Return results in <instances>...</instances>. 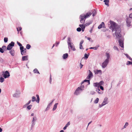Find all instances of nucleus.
<instances>
[{
	"mask_svg": "<svg viewBox=\"0 0 132 132\" xmlns=\"http://www.w3.org/2000/svg\"><path fill=\"white\" fill-rule=\"evenodd\" d=\"M85 21V20H83L82 18L80 20V22L81 23L84 24Z\"/></svg>",
	"mask_w": 132,
	"mask_h": 132,
	"instance_id": "58836bf2",
	"label": "nucleus"
},
{
	"mask_svg": "<svg viewBox=\"0 0 132 132\" xmlns=\"http://www.w3.org/2000/svg\"><path fill=\"white\" fill-rule=\"evenodd\" d=\"M68 53H66L63 55V57L64 59H66L68 57Z\"/></svg>",
	"mask_w": 132,
	"mask_h": 132,
	"instance_id": "4be33fe9",
	"label": "nucleus"
},
{
	"mask_svg": "<svg viewBox=\"0 0 132 132\" xmlns=\"http://www.w3.org/2000/svg\"><path fill=\"white\" fill-rule=\"evenodd\" d=\"M104 104H103L102 103V104H99V107L100 108H101V107H102V106H104Z\"/></svg>",
	"mask_w": 132,
	"mask_h": 132,
	"instance_id": "5fc2aeb1",
	"label": "nucleus"
},
{
	"mask_svg": "<svg viewBox=\"0 0 132 132\" xmlns=\"http://www.w3.org/2000/svg\"><path fill=\"white\" fill-rule=\"evenodd\" d=\"M81 30V29L80 27H78L77 29V31L80 32Z\"/></svg>",
	"mask_w": 132,
	"mask_h": 132,
	"instance_id": "a18cd8bd",
	"label": "nucleus"
},
{
	"mask_svg": "<svg viewBox=\"0 0 132 132\" xmlns=\"http://www.w3.org/2000/svg\"><path fill=\"white\" fill-rule=\"evenodd\" d=\"M14 43L13 42H11V43H10L9 45L10 46H11L12 47L14 46Z\"/></svg>",
	"mask_w": 132,
	"mask_h": 132,
	"instance_id": "7c9ffc66",
	"label": "nucleus"
},
{
	"mask_svg": "<svg viewBox=\"0 0 132 132\" xmlns=\"http://www.w3.org/2000/svg\"><path fill=\"white\" fill-rule=\"evenodd\" d=\"M103 25H104V23L103 22H102L98 26V28L100 29L102 28Z\"/></svg>",
	"mask_w": 132,
	"mask_h": 132,
	"instance_id": "412c9836",
	"label": "nucleus"
},
{
	"mask_svg": "<svg viewBox=\"0 0 132 132\" xmlns=\"http://www.w3.org/2000/svg\"><path fill=\"white\" fill-rule=\"evenodd\" d=\"M99 47V45H96V46L95 47H90L89 49H93L94 50H96L97 49L98 47Z\"/></svg>",
	"mask_w": 132,
	"mask_h": 132,
	"instance_id": "6ab92c4d",
	"label": "nucleus"
},
{
	"mask_svg": "<svg viewBox=\"0 0 132 132\" xmlns=\"http://www.w3.org/2000/svg\"><path fill=\"white\" fill-rule=\"evenodd\" d=\"M2 48L3 49V50H4L5 49H6V46H3Z\"/></svg>",
	"mask_w": 132,
	"mask_h": 132,
	"instance_id": "bf43d9fd",
	"label": "nucleus"
},
{
	"mask_svg": "<svg viewBox=\"0 0 132 132\" xmlns=\"http://www.w3.org/2000/svg\"><path fill=\"white\" fill-rule=\"evenodd\" d=\"M108 102V98L105 97L104 98L102 103L104 105L106 104H107Z\"/></svg>",
	"mask_w": 132,
	"mask_h": 132,
	"instance_id": "1a4fd4ad",
	"label": "nucleus"
},
{
	"mask_svg": "<svg viewBox=\"0 0 132 132\" xmlns=\"http://www.w3.org/2000/svg\"><path fill=\"white\" fill-rule=\"evenodd\" d=\"M126 56V57L128 58L130 60H132V59L130 57L128 54H125Z\"/></svg>",
	"mask_w": 132,
	"mask_h": 132,
	"instance_id": "72a5a7b5",
	"label": "nucleus"
},
{
	"mask_svg": "<svg viewBox=\"0 0 132 132\" xmlns=\"http://www.w3.org/2000/svg\"><path fill=\"white\" fill-rule=\"evenodd\" d=\"M70 125V122L69 121L66 124L65 126L67 127H68Z\"/></svg>",
	"mask_w": 132,
	"mask_h": 132,
	"instance_id": "8fccbe9b",
	"label": "nucleus"
},
{
	"mask_svg": "<svg viewBox=\"0 0 132 132\" xmlns=\"http://www.w3.org/2000/svg\"><path fill=\"white\" fill-rule=\"evenodd\" d=\"M91 14V12L90 11H89L87 13L86 15H85L86 18H87Z\"/></svg>",
	"mask_w": 132,
	"mask_h": 132,
	"instance_id": "f3484780",
	"label": "nucleus"
},
{
	"mask_svg": "<svg viewBox=\"0 0 132 132\" xmlns=\"http://www.w3.org/2000/svg\"><path fill=\"white\" fill-rule=\"evenodd\" d=\"M31 46L30 45L28 44L26 45V48L28 49H29L31 47Z\"/></svg>",
	"mask_w": 132,
	"mask_h": 132,
	"instance_id": "a19ab883",
	"label": "nucleus"
},
{
	"mask_svg": "<svg viewBox=\"0 0 132 132\" xmlns=\"http://www.w3.org/2000/svg\"><path fill=\"white\" fill-rule=\"evenodd\" d=\"M91 23V22L86 23V24H85V25L86 26H88Z\"/></svg>",
	"mask_w": 132,
	"mask_h": 132,
	"instance_id": "3c124183",
	"label": "nucleus"
},
{
	"mask_svg": "<svg viewBox=\"0 0 132 132\" xmlns=\"http://www.w3.org/2000/svg\"><path fill=\"white\" fill-rule=\"evenodd\" d=\"M50 84H51V82L52 81V78H51V75H50Z\"/></svg>",
	"mask_w": 132,
	"mask_h": 132,
	"instance_id": "13d9d810",
	"label": "nucleus"
},
{
	"mask_svg": "<svg viewBox=\"0 0 132 132\" xmlns=\"http://www.w3.org/2000/svg\"><path fill=\"white\" fill-rule=\"evenodd\" d=\"M113 48L115 50H116L118 51H119L118 48L116 46H114Z\"/></svg>",
	"mask_w": 132,
	"mask_h": 132,
	"instance_id": "4c0bfd02",
	"label": "nucleus"
},
{
	"mask_svg": "<svg viewBox=\"0 0 132 132\" xmlns=\"http://www.w3.org/2000/svg\"><path fill=\"white\" fill-rule=\"evenodd\" d=\"M12 47L11 46H10L8 45L6 49L8 50H11L12 49Z\"/></svg>",
	"mask_w": 132,
	"mask_h": 132,
	"instance_id": "b1692460",
	"label": "nucleus"
},
{
	"mask_svg": "<svg viewBox=\"0 0 132 132\" xmlns=\"http://www.w3.org/2000/svg\"><path fill=\"white\" fill-rule=\"evenodd\" d=\"M27 105H27V104H26L25 105H23V108H25L26 107Z\"/></svg>",
	"mask_w": 132,
	"mask_h": 132,
	"instance_id": "338daca9",
	"label": "nucleus"
},
{
	"mask_svg": "<svg viewBox=\"0 0 132 132\" xmlns=\"http://www.w3.org/2000/svg\"><path fill=\"white\" fill-rule=\"evenodd\" d=\"M90 11L91 12L92 14V16H94L97 13V11L94 9Z\"/></svg>",
	"mask_w": 132,
	"mask_h": 132,
	"instance_id": "9b49d317",
	"label": "nucleus"
},
{
	"mask_svg": "<svg viewBox=\"0 0 132 132\" xmlns=\"http://www.w3.org/2000/svg\"><path fill=\"white\" fill-rule=\"evenodd\" d=\"M4 81V78L2 77H0V82H3Z\"/></svg>",
	"mask_w": 132,
	"mask_h": 132,
	"instance_id": "473e14b6",
	"label": "nucleus"
},
{
	"mask_svg": "<svg viewBox=\"0 0 132 132\" xmlns=\"http://www.w3.org/2000/svg\"><path fill=\"white\" fill-rule=\"evenodd\" d=\"M90 94L92 95H94L95 94V92L94 91H92L90 92Z\"/></svg>",
	"mask_w": 132,
	"mask_h": 132,
	"instance_id": "603ef678",
	"label": "nucleus"
},
{
	"mask_svg": "<svg viewBox=\"0 0 132 132\" xmlns=\"http://www.w3.org/2000/svg\"><path fill=\"white\" fill-rule=\"evenodd\" d=\"M36 97H37V100H36V101L38 103H39L40 100L39 96L37 94L36 95Z\"/></svg>",
	"mask_w": 132,
	"mask_h": 132,
	"instance_id": "cd10ccee",
	"label": "nucleus"
},
{
	"mask_svg": "<svg viewBox=\"0 0 132 132\" xmlns=\"http://www.w3.org/2000/svg\"><path fill=\"white\" fill-rule=\"evenodd\" d=\"M89 73L87 77V79H90L92 77L93 75L92 73L90 71V70H89Z\"/></svg>",
	"mask_w": 132,
	"mask_h": 132,
	"instance_id": "6e6552de",
	"label": "nucleus"
},
{
	"mask_svg": "<svg viewBox=\"0 0 132 132\" xmlns=\"http://www.w3.org/2000/svg\"><path fill=\"white\" fill-rule=\"evenodd\" d=\"M83 66V65L81 64V63H80V69H81L82 68Z\"/></svg>",
	"mask_w": 132,
	"mask_h": 132,
	"instance_id": "052dcab7",
	"label": "nucleus"
},
{
	"mask_svg": "<svg viewBox=\"0 0 132 132\" xmlns=\"http://www.w3.org/2000/svg\"><path fill=\"white\" fill-rule=\"evenodd\" d=\"M109 62V61L105 60L102 63V68H105Z\"/></svg>",
	"mask_w": 132,
	"mask_h": 132,
	"instance_id": "423d86ee",
	"label": "nucleus"
},
{
	"mask_svg": "<svg viewBox=\"0 0 132 132\" xmlns=\"http://www.w3.org/2000/svg\"><path fill=\"white\" fill-rule=\"evenodd\" d=\"M126 64L127 65H129L130 64L132 65V62L130 61H128L127 63Z\"/></svg>",
	"mask_w": 132,
	"mask_h": 132,
	"instance_id": "ea45409f",
	"label": "nucleus"
},
{
	"mask_svg": "<svg viewBox=\"0 0 132 132\" xmlns=\"http://www.w3.org/2000/svg\"><path fill=\"white\" fill-rule=\"evenodd\" d=\"M3 60L2 59V58L0 57V62H3Z\"/></svg>",
	"mask_w": 132,
	"mask_h": 132,
	"instance_id": "0e129e2a",
	"label": "nucleus"
},
{
	"mask_svg": "<svg viewBox=\"0 0 132 132\" xmlns=\"http://www.w3.org/2000/svg\"><path fill=\"white\" fill-rule=\"evenodd\" d=\"M13 96L14 97H19V96L18 94L15 93L13 95Z\"/></svg>",
	"mask_w": 132,
	"mask_h": 132,
	"instance_id": "c9c22d12",
	"label": "nucleus"
},
{
	"mask_svg": "<svg viewBox=\"0 0 132 132\" xmlns=\"http://www.w3.org/2000/svg\"><path fill=\"white\" fill-rule=\"evenodd\" d=\"M54 100H55V99H53V100L52 101V102L48 104V105L47 106V107L48 108V109H49L50 108V106L51 105L53 102L54 101Z\"/></svg>",
	"mask_w": 132,
	"mask_h": 132,
	"instance_id": "a878e982",
	"label": "nucleus"
},
{
	"mask_svg": "<svg viewBox=\"0 0 132 132\" xmlns=\"http://www.w3.org/2000/svg\"><path fill=\"white\" fill-rule=\"evenodd\" d=\"M3 77L5 78H8L10 76L9 73L7 71H6L5 72H3Z\"/></svg>",
	"mask_w": 132,
	"mask_h": 132,
	"instance_id": "39448f33",
	"label": "nucleus"
},
{
	"mask_svg": "<svg viewBox=\"0 0 132 132\" xmlns=\"http://www.w3.org/2000/svg\"><path fill=\"white\" fill-rule=\"evenodd\" d=\"M110 23L111 26L110 28L112 30V31H115L116 38L119 40V46L122 48H123L124 39L121 34V29L120 27L113 21H110Z\"/></svg>",
	"mask_w": 132,
	"mask_h": 132,
	"instance_id": "f257e3e1",
	"label": "nucleus"
},
{
	"mask_svg": "<svg viewBox=\"0 0 132 132\" xmlns=\"http://www.w3.org/2000/svg\"><path fill=\"white\" fill-rule=\"evenodd\" d=\"M93 86L94 87H96V88L97 89H97L99 88V86L98 83L96 82V83H93Z\"/></svg>",
	"mask_w": 132,
	"mask_h": 132,
	"instance_id": "a211bd4d",
	"label": "nucleus"
},
{
	"mask_svg": "<svg viewBox=\"0 0 132 132\" xmlns=\"http://www.w3.org/2000/svg\"><path fill=\"white\" fill-rule=\"evenodd\" d=\"M69 47H70L71 50L73 51H75L76 50L73 44H71L70 45L68 46V48H69Z\"/></svg>",
	"mask_w": 132,
	"mask_h": 132,
	"instance_id": "2eb2a0df",
	"label": "nucleus"
},
{
	"mask_svg": "<svg viewBox=\"0 0 132 132\" xmlns=\"http://www.w3.org/2000/svg\"><path fill=\"white\" fill-rule=\"evenodd\" d=\"M22 29V28L21 27H19L17 28V30L18 31H20Z\"/></svg>",
	"mask_w": 132,
	"mask_h": 132,
	"instance_id": "49530a36",
	"label": "nucleus"
},
{
	"mask_svg": "<svg viewBox=\"0 0 132 132\" xmlns=\"http://www.w3.org/2000/svg\"><path fill=\"white\" fill-rule=\"evenodd\" d=\"M99 87H100V89L101 90H104V88L102 86H99Z\"/></svg>",
	"mask_w": 132,
	"mask_h": 132,
	"instance_id": "6e6d98bb",
	"label": "nucleus"
},
{
	"mask_svg": "<svg viewBox=\"0 0 132 132\" xmlns=\"http://www.w3.org/2000/svg\"><path fill=\"white\" fill-rule=\"evenodd\" d=\"M28 56H23L22 57V60L23 61H27L28 60Z\"/></svg>",
	"mask_w": 132,
	"mask_h": 132,
	"instance_id": "dca6fc26",
	"label": "nucleus"
},
{
	"mask_svg": "<svg viewBox=\"0 0 132 132\" xmlns=\"http://www.w3.org/2000/svg\"><path fill=\"white\" fill-rule=\"evenodd\" d=\"M80 19H81L82 18L83 20H84V19H85L86 18L85 16V14H82L80 15Z\"/></svg>",
	"mask_w": 132,
	"mask_h": 132,
	"instance_id": "5701e85b",
	"label": "nucleus"
},
{
	"mask_svg": "<svg viewBox=\"0 0 132 132\" xmlns=\"http://www.w3.org/2000/svg\"><path fill=\"white\" fill-rule=\"evenodd\" d=\"M126 23L128 27L132 26V18H128L126 20Z\"/></svg>",
	"mask_w": 132,
	"mask_h": 132,
	"instance_id": "20e7f679",
	"label": "nucleus"
},
{
	"mask_svg": "<svg viewBox=\"0 0 132 132\" xmlns=\"http://www.w3.org/2000/svg\"><path fill=\"white\" fill-rule=\"evenodd\" d=\"M130 90L132 92V86L130 88Z\"/></svg>",
	"mask_w": 132,
	"mask_h": 132,
	"instance_id": "774afa93",
	"label": "nucleus"
},
{
	"mask_svg": "<svg viewBox=\"0 0 132 132\" xmlns=\"http://www.w3.org/2000/svg\"><path fill=\"white\" fill-rule=\"evenodd\" d=\"M99 99L98 98H97L96 99H95V101H94V103L95 104H97V103L99 101Z\"/></svg>",
	"mask_w": 132,
	"mask_h": 132,
	"instance_id": "2f4dec72",
	"label": "nucleus"
},
{
	"mask_svg": "<svg viewBox=\"0 0 132 132\" xmlns=\"http://www.w3.org/2000/svg\"><path fill=\"white\" fill-rule=\"evenodd\" d=\"M103 2L105 3V5H107L108 6H109V0H104L103 1Z\"/></svg>",
	"mask_w": 132,
	"mask_h": 132,
	"instance_id": "4468645a",
	"label": "nucleus"
},
{
	"mask_svg": "<svg viewBox=\"0 0 132 132\" xmlns=\"http://www.w3.org/2000/svg\"><path fill=\"white\" fill-rule=\"evenodd\" d=\"M67 127L65 126V127L63 128V129L64 130H65L67 129Z\"/></svg>",
	"mask_w": 132,
	"mask_h": 132,
	"instance_id": "69168bd1",
	"label": "nucleus"
},
{
	"mask_svg": "<svg viewBox=\"0 0 132 132\" xmlns=\"http://www.w3.org/2000/svg\"><path fill=\"white\" fill-rule=\"evenodd\" d=\"M84 86H82L78 87L75 91L74 94L77 95H78L84 90Z\"/></svg>",
	"mask_w": 132,
	"mask_h": 132,
	"instance_id": "f03ea898",
	"label": "nucleus"
},
{
	"mask_svg": "<svg viewBox=\"0 0 132 132\" xmlns=\"http://www.w3.org/2000/svg\"><path fill=\"white\" fill-rule=\"evenodd\" d=\"M94 72L96 75L98 74L99 73H100L101 74L102 73V71L101 70H94Z\"/></svg>",
	"mask_w": 132,
	"mask_h": 132,
	"instance_id": "ddd939ff",
	"label": "nucleus"
},
{
	"mask_svg": "<svg viewBox=\"0 0 132 132\" xmlns=\"http://www.w3.org/2000/svg\"><path fill=\"white\" fill-rule=\"evenodd\" d=\"M17 43L19 46H22V45L19 42H17Z\"/></svg>",
	"mask_w": 132,
	"mask_h": 132,
	"instance_id": "864d4df0",
	"label": "nucleus"
},
{
	"mask_svg": "<svg viewBox=\"0 0 132 132\" xmlns=\"http://www.w3.org/2000/svg\"><path fill=\"white\" fill-rule=\"evenodd\" d=\"M71 40L70 38V37H68L67 40V43L68 44V46L70 45L71 44H73V43H71Z\"/></svg>",
	"mask_w": 132,
	"mask_h": 132,
	"instance_id": "0eeeda50",
	"label": "nucleus"
},
{
	"mask_svg": "<svg viewBox=\"0 0 132 132\" xmlns=\"http://www.w3.org/2000/svg\"><path fill=\"white\" fill-rule=\"evenodd\" d=\"M96 91L99 94H102L103 93V92H100V90L99 89V88L98 89H96Z\"/></svg>",
	"mask_w": 132,
	"mask_h": 132,
	"instance_id": "c756f323",
	"label": "nucleus"
},
{
	"mask_svg": "<svg viewBox=\"0 0 132 132\" xmlns=\"http://www.w3.org/2000/svg\"><path fill=\"white\" fill-rule=\"evenodd\" d=\"M58 103H56L55 104H54L53 108V111H54L56 110V109L57 108V106L58 104Z\"/></svg>",
	"mask_w": 132,
	"mask_h": 132,
	"instance_id": "aec40b11",
	"label": "nucleus"
},
{
	"mask_svg": "<svg viewBox=\"0 0 132 132\" xmlns=\"http://www.w3.org/2000/svg\"><path fill=\"white\" fill-rule=\"evenodd\" d=\"M128 18H132V13L129 14Z\"/></svg>",
	"mask_w": 132,
	"mask_h": 132,
	"instance_id": "680f3d73",
	"label": "nucleus"
},
{
	"mask_svg": "<svg viewBox=\"0 0 132 132\" xmlns=\"http://www.w3.org/2000/svg\"><path fill=\"white\" fill-rule=\"evenodd\" d=\"M88 80H87L86 79L84 81H83L82 82V83H84V82H87L88 81Z\"/></svg>",
	"mask_w": 132,
	"mask_h": 132,
	"instance_id": "4d7b16f0",
	"label": "nucleus"
},
{
	"mask_svg": "<svg viewBox=\"0 0 132 132\" xmlns=\"http://www.w3.org/2000/svg\"><path fill=\"white\" fill-rule=\"evenodd\" d=\"M2 48H0V52L1 53H4V51Z\"/></svg>",
	"mask_w": 132,
	"mask_h": 132,
	"instance_id": "09e8293b",
	"label": "nucleus"
},
{
	"mask_svg": "<svg viewBox=\"0 0 132 132\" xmlns=\"http://www.w3.org/2000/svg\"><path fill=\"white\" fill-rule=\"evenodd\" d=\"M104 83V82L103 81H101L99 83H98L99 86H101V85H102Z\"/></svg>",
	"mask_w": 132,
	"mask_h": 132,
	"instance_id": "f704fd0d",
	"label": "nucleus"
},
{
	"mask_svg": "<svg viewBox=\"0 0 132 132\" xmlns=\"http://www.w3.org/2000/svg\"><path fill=\"white\" fill-rule=\"evenodd\" d=\"M128 122H126L124 126H123L124 128H126L128 125Z\"/></svg>",
	"mask_w": 132,
	"mask_h": 132,
	"instance_id": "de8ad7c7",
	"label": "nucleus"
},
{
	"mask_svg": "<svg viewBox=\"0 0 132 132\" xmlns=\"http://www.w3.org/2000/svg\"><path fill=\"white\" fill-rule=\"evenodd\" d=\"M8 40V38L7 37H5L4 39V41L5 43H7Z\"/></svg>",
	"mask_w": 132,
	"mask_h": 132,
	"instance_id": "37998d69",
	"label": "nucleus"
},
{
	"mask_svg": "<svg viewBox=\"0 0 132 132\" xmlns=\"http://www.w3.org/2000/svg\"><path fill=\"white\" fill-rule=\"evenodd\" d=\"M36 97L35 96H33L32 97V102H33L36 101Z\"/></svg>",
	"mask_w": 132,
	"mask_h": 132,
	"instance_id": "c03bdc74",
	"label": "nucleus"
},
{
	"mask_svg": "<svg viewBox=\"0 0 132 132\" xmlns=\"http://www.w3.org/2000/svg\"><path fill=\"white\" fill-rule=\"evenodd\" d=\"M37 120V118L36 116H34L32 118L31 121V129H32L35 124V122Z\"/></svg>",
	"mask_w": 132,
	"mask_h": 132,
	"instance_id": "7ed1b4c3",
	"label": "nucleus"
},
{
	"mask_svg": "<svg viewBox=\"0 0 132 132\" xmlns=\"http://www.w3.org/2000/svg\"><path fill=\"white\" fill-rule=\"evenodd\" d=\"M84 42V40H82L81 41L80 43L79 48L80 49L82 50L84 49V48L82 46V44Z\"/></svg>",
	"mask_w": 132,
	"mask_h": 132,
	"instance_id": "f8f14e48",
	"label": "nucleus"
},
{
	"mask_svg": "<svg viewBox=\"0 0 132 132\" xmlns=\"http://www.w3.org/2000/svg\"><path fill=\"white\" fill-rule=\"evenodd\" d=\"M32 105H30L28 106H27V108L29 110H30L31 107H32Z\"/></svg>",
	"mask_w": 132,
	"mask_h": 132,
	"instance_id": "79ce46f5",
	"label": "nucleus"
},
{
	"mask_svg": "<svg viewBox=\"0 0 132 132\" xmlns=\"http://www.w3.org/2000/svg\"><path fill=\"white\" fill-rule=\"evenodd\" d=\"M89 54L88 53V54H85L84 55V58L86 59H87L89 56Z\"/></svg>",
	"mask_w": 132,
	"mask_h": 132,
	"instance_id": "e433bc0d",
	"label": "nucleus"
},
{
	"mask_svg": "<svg viewBox=\"0 0 132 132\" xmlns=\"http://www.w3.org/2000/svg\"><path fill=\"white\" fill-rule=\"evenodd\" d=\"M33 72L35 73H37L40 74L39 72L37 69L36 68L35 69L33 70Z\"/></svg>",
	"mask_w": 132,
	"mask_h": 132,
	"instance_id": "bb28decb",
	"label": "nucleus"
},
{
	"mask_svg": "<svg viewBox=\"0 0 132 132\" xmlns=\"http://www.w3.org/2000/svg\"><path fill=\"white\" fill-rule=\"evenodd\" d=\"M11 55L12 56H14L15 54V51L14 49H12L9 52Z\"/></svg>",
	"mask_w": 132,
	"mask_h": 132,
	"instance_id": "9d476101",
	"label": "nucleus"
},
{
	"mask_svg": "<svg viewBox=\"0 0 132 132\" xmlns=\"http://www.w3.org/2000/svg\"><path fill=\"white\" fill-rule=\"evenodd\" d=\"M20 49L21 51V53H22V52H24V48L23 46H20Z\"/></svg>",
	"mask_w": 132,
	"mask_h": 132,
	"instance_id": "c85d7f7f",
	"label": "nucleus"
},
{
	"mask_svg": "<svg viewBox=\"0 0 132 132\" xmlns=\"http://www.w3.org/2000/svg\"><path fill=\"white\" fill-rule=\"evenodd\" d=\"M106 56L107 58L106 60L109 61L110 57V55L109 54V53H106Z\"/></svg>",
	"mask_w": 132,
	"mask_h": 132,
	"instance_id": "393cba45",
	"label": "nucleus"
},
{
	"mask_svg": "<svg viewBox=\"0 0 132 132\" xmlns=\"http://www.w3.org/2000/svg\"><path fill=\"white\" fill-rule=\"evenodd\" d=\"M31 101L30 100H29L28 102L27 103H26L27 104V105H29L30 103H31Z\"/></svg>",
	"mask_w": 132,
	"mask_h": 132,
	"instance_id": "e2e57ef3",
	"label": "nucleus"
}]
</instances>
